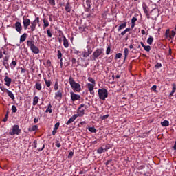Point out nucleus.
I'll return each instance as SVG.
<instances>
[{"label":"nucleus","instance_id":"obj_1","mask_svg":"<svg viewBox=\"0 0 176 176\" xmlns=\"http://www.w3.org/2000/svg\"><path fill=\"white\" fill-rule=\"evenodd\" d=\"M27 45L30 47L31 52H32L34 54H39V48L35 45V41H34V40H28L27 41Z\"/></svg>","mask_w":176,"mask_h":176},{"label":"nucleus","instance_id":"obj_2","mask_svg":"<svg viewBox=\"0 0 176 176\" xmlns=\"http://www.w3.org/2000/svg\"><path fill=\"white\" fill-rule=\"evenodd\" d=\"M69 83L71 86V87L73 89L74 91H77L79 93L80 91V84L75 82V80H74V78L72 76H70L69 78Z\"/></svg>","mask_w":176,"mask_h":176},{"label":"nucleus","instance_id":"obj_3","mask_svg":"<svg viewBox=\"0 0 176 176\" xmlns=\"http://www.w3.org/2000/svg\"><path fill=\"white\" fill-rule=\"evenodd\" d=\"M98 94L100 100L105 101V99L108 97V90L105 88L99 89L98 91Z\"/></svg>","mask_w":176,"mask_h":176},{"label":"nucleus","instance_id":"obj_4","mask_svg":"<svg viewBox=\"0 0 176 176\" xmlns=\"http://www.w3.org/2000/svg\"><path fill=\"white\" fill-rule=\"evenodd\" d=\"M93 60L101 58L104 56V48H97L93 53Z\"/></svg>","mask_w":176,"mask_h":176},{"label":"nucleus","instance_id":"obj_5","mask_svg":"<svg viewBox=\"0 0 176 176\" xmlns=\"http://www.w3.org/2000/svg\"><path fill=\"white\" fill-rule=\"evenodd\" d=\"M21 133V129H20V126L19 125H14L12 126V131L9 133L10 135H19V133Z\"/></svg>","mask_w":176,"mask_h":176},{"label":"nucleus","instance_id":"obj_6","mask_svg":"<svg viewBox=\"0 0 176 176\" xmlns=\"http://www.w3.org/2000/svg\"><path fill=\"white\" fill-rule=\"evenodd\" d=\"M39 23V17L36 18L34 21L31 23L30 30L33 32L36 28V25Z\"/></svg>","mask_w":176,"mask_h":176},{"label":"nucleus","instance_id":"obj_7","mask_svg":"<svg viewBox=\"0 0 176 176\" xmlns=\"http://www.w3.org/2000/svg\"><path fill=\"white\" fill-rule=\"evenodd\" d=\"M23 20L24 30H27V28L30 27V24H31V21L30 20V19L25 18V16L23 17Z\"/></svg>","mask_w":176,"mask_h":176},{"label":"nucleus","instance_id":"obj_8","mask_svg":"<svg viewBox=\"0 0 176 176\" xmlns=\"http://www.w3.org/2000/svg\"><path fill=\"white\" fill-rule=\"evenodd\" d=\"M72 101H79L80 100V95L76 94L74 92H70Z\"/></svg>","mask_w":176,"mask_h":176},{"label":"nucleus","instance_id":"obj_9","mask_svg":"<svg viewBox=\"0 0 176 176\" xmlns=\"http://www.w3.org/2000/svg\"><path fill=\"white\" fill-rule=\"evenodd\" d=\"M15 29L19 34H21V31L23 30V26H21V23L16 22L15 23Z\"/></svg>","mask_w":176,"mask_h":176},{"label":"nucleus","instance_id":"obj_10","mask_svg":"<svg viewBox=\"0 0 176 176\" xmlns=\"http://www.w3.org/2000/svg\"><path fill=\"white\" fill-rule=\"evenodd\" d=\"M94 86L96 85L91 84L90 82L87 84V89L89 90L90 94L94 95Z\"/></svg>","mask_w":176,"mask_h":176},{"label":"nucleus","instance_id":"obj_11","mask_svg":"<svg viewBox=\"0 0 176 176\" xmlns=\"http://www.w3.org/2000/svg\"><path fill=\"white\" fill-rule=\"evenodd\" d=\"M62 98H63V91L59 90L56 93H55L56 100H61Z\"/></svg>","mask_w":176,"mask_h":176},{"label":"nucleus","instance_id":"obj_12","mask_svg":"<svg viewBox=\"0 0 176 176\" xmlns=\"http://www.w3.org/2000/svg\"><path fill=\"white\" fill-rule=\"evenodd\" d=\"M62 37L63 38V46L67 49L69 47V43H68V40L63 33H62Z\"/></svg>","mask_w":176,"mask_h":176},{"label":"nucleus","instance_id":"obj_13","mask_svg":"<svg viewBox=\"0 0 176 176\" xmlns=\"http://www.w3.org/2000/svg\"><path fill=\"white\" fill-rule=\"evenodd\" d=\"M4 81L6 82L5 85L9 87L12 83V78H9L8 76H6Z\"/></svg>","mask_w":176,"mask_h":176},{"label":"nucleus","instance_id":"obj_14","mask_svg":"<svg viewBox=\"0 0 176 176\" xmlns=\"http://www.w3.org/2000/svg\"><path fill=\"white\" fill-rule=\"evenodd\" d=\"M76 118H78V115L75 114L66 123V124H71V123H73V122H75L76 120Z\"/></svg>","mask_w":176,"mask_h":176},{"label":"nucleus","instance_id":"obj_15","mask_svg":"<svg viewBox=\"0 0 176 176\" xmlns=\"http://www.w3.org/2000/svg\"><path fill=\"white\" fill-rule=\"evenodd\" d=\"M76 115H77V117L78 116H83V115H85V109H80V107H78V114H76Z\"/></svg>","mask_w":176,"mask_h":176},{"label":"nucleus","instance_id":"obj_16","mask_svg":"<svg viewBox=\"0 0 176 176\" xmlns=\"http://www.w3.org/2000/svg\"><path fill=\"white\" fill-rule=\"evenodd\" d=\"M140 45H142V47H144V50H146V52H151V45L146 46V45L144 44L143 42H141Z\"/></svg>","mask_w":176,"mask_h":176},{"label":"nucleus","instance_id":"obj_17","mask_svg":"<svg viewBox=\"0 0 176 176\" xmlns=\"http://www.w3.org/2000/svg\"><path fill=\"white\" fill-rule=\"evenodd\" d=\"M35 88L36 90H38V91H41V90H42V83L39 82H36L35 85Z\"/></svg>","mask_w":176,"mask_h":176},{"label":"nucleus","instance_id":"obj_18","mask_svg":"<svg viewBox=\"0 0 176 176\" xmlns=\"http://www.w3.org/2000/svg\"><path fill=\"white\" fill-rule=\"evenodd\" d=\"M161 125H162L163 127H168V126H170V122L167 120H164L161 122Z\"/></svg>","mask_w":176,"mask_h":176},{"label":"nucleus","instance_id":"obj_19","mask_svg":"<svg viewBox=\"0 0 176 176\" xmlns=\"http://www.w3.org/2000/svg\"><path fill=\"white\" fill-rule=\"evenodd\" d=\"M38 130L37 125L32 126V127H29L28 131L30 132L36 131Z\"/></svg>","mask_w":176,"mask_h":176},{"label":"nucleus","instance_id":"obj_20","mask_svg":"<svg viewBox=\"0 0 176 176\" xmlns=\"http://www.w3.org/2000/svg\"><path fill=\"white\" fill-rule=\"evenodd\" d=\"M172 86H173V89H172L171 92L170 93V96H173V94H174V93H175V90H176V85H175V83H173L172 85Z\"/></svg>","mask_w":176,"mask_h":176},{"label":"nucleus","instance_id":"obj_21","mask_svg":"<svg viewBox=\"0 0 176 176\" xmlns=\"http://www.w3.org/2000/svg\"><path fill=\"white\" fill-rule=\"evenodd\" d=\"M7 94H8V97L10 98H11V100H14V94H13V93L12 91L8 90Z\"/></svg>","mask_w":176,"mask_h":176},{"label":"nucleus","instance_id":"obj_22","mask_svg":"<svg viewBox=\"0 0 176 176\" xmlns=\"http://www.w3.org/2000/svg\"><path fill=\"white\" fill-rule=\"evenodd\" d=\"M27 39V34L24 33L23 35L21 36L20 42H24Z\"/></svg>","mask_w":176,"mask_h":176},{"label":"nucleus","instance_id":"obj_23","mask_svg":"<svg viewBox=\"0 0 176 176\" xmlns=\"http://www.w3.org/2000/svg\"><path fill=\"white\" fill-rule=\"evenodd\" d=\"M71 6H69V3H66L65 8V10H66V12H71Z\"/></svg>","mask_w":176,"mask_h":176},{"label":"nucleus","instance_id":"obj_24","mask_svg":"<svg viewBox=\"0 0 176 176\" xmlns=\"http://www.w3.org/2000/svg\"><path fill=\"white\" fill-rule=\"evenodd\" d=\"M127 26V23L125 22L124 23H122L119 27H118V31H120L121 30H124V28Z\"/></svg>","mask_w":176,"mask_h":176},{"label":"nucleus","instance_id":"obj_25","mask_svg":"<svg viewBox=\"0 0 176 176\" xmlns=\"http://www.w3.org/2000/svg\"><path fill=\"white\" fill-rule=\"evenodd\" d=\"M44 82L47 87H50V86H52V81L47 80V79L44 78Z\"/></svg>","mask_w":176,"mask_h":176},{"label":"nucleus","instance_id":"obj_26","mask_svg":"<svg viewBox=\"0 0 176 176\" xmlns=\"http://www.w3.org/2000/svg\"><path fill=\"white\" fill-rule=\"evenodd\" d=\"M38 101H39V98L38 96H34L33 98V105L35 107L38 104Z\"/></svg>","mask_w":176,"mask_h":176},{"label":"nucleus","instance_id":"obj_27","mask_svg":"<svg viewBox=\"0 0 176 176\" xmlns=\"http://www.w3.org/2000/svg\"><path fill=\"white\" fill-rule=\"evenodd\" d=\"M174 36H175V31L172 30L170 34H169L168 38H170V39H173Z\"/></svg>","mask_w":176,"mask_h":176},{"label":"nucleus","instance_id":"obj_28","mask_svg":"<svg viewBox=\"0 0 176 176\" xmlns=\"http://www.w3.org/2000/svg\"><path fill=\"white\" fill-rule=\"evenodd\" d=\"M147 43L148 45H152V43H153V37L150 36L148 39H147Z\"/></svg>","mask_w":176,"mask_h":176},{"label":"nucleus","instance_id":"obj_29","mask_svg":"<svg viewBox=\"0 0 176 176\" xmlns=\"http://www.w3.org/2000/svg\"><path fill=\"white\" fill-rule=\"evenodd\" d=\"M43 28H46V27H49V21H47L46 19H43Z\"/></svg>","mask_w":176,"mask_h":176},{"label":"nucleus","instance_id":"obj_30","mask_svg":"<svg viewBox=\"0 0 176 176\" xmlns=\"http://www.w3.org/2000/svg\"><path fill=\"white\" fill-rule=\"evenodd\" d=\"M87 9H90L91 8V1L87 0L86 1Z\"/></svg>","mask_w":176,"mask_h":176},{"label":"nucleus","instance_id":"obj_31","mask_svg":"<svg viewBox=\"0 0 176 176\" xmlns=\"http://www.w3.org/2000/svg\"><path fill=\"white\" fill-rule=\"evenodd\" d=\"M129 56V48L124 49V60L127 58V56Z\"/></svg>","mask_w":176,"mask_h":176},{"label":"nucleus","instance_id":"obj_32","mask_svg":"<svg viewBox=\"0 0 176 176\" xmlns=\"http://www.w3.org/2000/svg\"><path fill=\"white\" fill-rule=\"evenodd\" d=\"M89 131H90L91 133H97V129H96V128L94 127H89L88 129Z\"/></svg>","mask_w":176,"mask_h":176},{"label":"nucleus","instance_id":"obj_33","mask_svg":"<svg viewBox=\"0 0 176 176\" xmlns=\"http://www.w3.org/2000/svg\"><path fill=\"white\" fill-rule=\"evenodd\" d=\"M48 2L52 6H56V0H48Z\"/></svg>","mask_w":176,"mask_h":176},{"label":"nucleus","instance_id":"obj_34","mask_svg":"<svg viewBox=\"0 0 176 176\" xmlns=\"http://www.w3.org/2000/svg\"><path fill=\"white\" fill-rule=\"evenodd\" d=\"M58 58L60 60V59H62L63 58V54L61 53V51L60 50H58Z\"/></svg>","mask_w":176,"mask_h":176},{"label":"nucleus","instance_id":"obj_35","mask_svg":"<svg viewBox=\"0 0 176 176\" xmlns=\"http://www.w3.org/2000/svg\"><path fill=\"white\" fill-rule=\"evenodd\" d=\"M88 80H89V82H91V83H92V85H96V80H94L93 78L89 77Z\"/></svg>","mask_w":176,"mask_h":176},{"label":"nucleus","instance_id":"obj_36","mask_svg":"<svg viewBox=\"0 0 176 176\" xmlns=\"http://www.w3.org/2000/svg\"><path fill=\"white\" fill-rule=\"evenodd\" d=\"M0 89L1 91H4L6 93H8V91H9V90L6 88H5V87L3 86H0Z\"/></svg>","mask_w":176,"mask_h":176},{"label":"nucleus","instance_id":"obj_37","mask_svg":"<svg viewBox=\"0 0 176 176\" xmlns=\"http://www.w3.org/2000/svg\"><path fill=\"white\" fill-rule=\"evenodd\" d=\"M54 90L56 91H57V90H58V82L56 81L55 84H54Z\"/></svg>","mask_w":176,"mask_h":176},{"label":"nucleus","instance_id":"obj_38","mask_svg":"<svg viewBox=\"0 0 176 176\" xmlns=\"http://www.w3.org/2000/svg\"><path fill=\"white\" fill-rule=\"evenodd\" d=\"M46 112H49L50 113H52V104L48 105Z\"/></svg>","mask_w":176,"mask_h":176},{"label":"nucleus","instance_id":"obj_39","mask_svg":"<svg viewBox=\"0 0 176 176\" xmlns=\"http://www.w3.org/2000/svg\"><path fill=\"white\" fill-rule=\"evenodd\" d=\"M47 34L49 38H52V36H53V34H52V32L50 31V29H48L47 30Z\"/></svg>","mask_w":176,"mask_h":176},{"label":"nucleus","instance_id":"obj_40","mask_svg":"<svg viewBox=\"0 0 176 176\" xmlns=\"http://www.w3.org/2000/svg\"><path fill=\"white\" fill-rule=\"evenodd\" d=\"M12 111L14 113H16V112H17V107H16V106L13 105L12 107Z\"/></svg>","mask_w":176,"mask_h":176},{"label":"nucleus","instance_id":"obj_41","mask_svg":"<svg viewBox=\"0 0 176 176\" xmlns=\"http://www.w3.org/2000/svg\"><path fill=\"white\" fill-rule=\"evenodd\" d=\"M60 127V122H56L54 125V129L58 130V128Z\"/></svg>","mask_w":176,"mask_h":176},{"label":"nucleus","instance_id":"obj_42","mask_svg":"<svg viewBox=\"0 0 176 176\" xmlns=\"http://www.w3.org/2000/svg\"><path fill=\"white\" fill-rule=\"evenodd\" d=\"M98 153H99L100 155H101V153H102V152H104V148H102V147L99 148L97 150Z\"/></svg>","mask_w":176,"mask_h":176},{"label":"nucleus","instance_id":"obj_43","mask_svg":"<svg viewBox=\"0 0 176 176\" xmlns=\"http://www.w3.org/2000/svg\"><path fill=\"white\" fill-rule=\"evenodd\" d=\"M169 35H170V29H167L165 32V36L166 38H168Z\"/></svg>","mask_w":176,"mask_h":176},{"label":"nucleus","instance_id":"obj_44","mask_svg":"<svg viewBox=\"0 0 176 176\" xmlns=\"http://www.w3.org/2000/svg\"><path fill=\"white\" fill-rule=\"evenodd\" d=\"M37 145H38V142L36 140H34V142H33V147L36 148H38Z\"/></svg>","mask_w":176,"mask_h":176},{"label":"nucleus","instance_id":"obj_45","mask_svg":"<svg viewBox=\"0 0 176 176\" xmlns=\"http://www.w3.org/2000/svg\"><path fill=\"white\" fill-rule=\"evenodd\" d=\"M111 53V47H108L106 50V54H110Z\"/></svg>","mask_w":176,"mask_h":176},{"label":"nucleus","instance_id":"obj_46","mask_svg":"<svg viewBox=\"0 0 176 176\" xmlns=\"http://www.w3.org/2000/svg\"><path fill=\"white\" fill-rule=\"evenodd\" d=\"M74 54H78L79 53H80V52L78 51L76 49L74 48L72 50Z\"/></svg>","mask_w":176,"mask_h":176},{"label":"nucleus","instance_id":"obj_47","mask_svg":"<svg viewBox=\"0 0 176 176\" xmlns=\"http://www.w3.org/2000/svg\"><path fill=\"white\" fill-rule=\"evenodd\" d=\"M82 54L83 57H89L90 56L87 52H83Z\"/></svg>","mask_w":176,"mask_h":176},{"label":"nucleus","instance_id":"obj_48","mask_svg":"<svg viewBox=\"0 0 176 176\" xmlns=\"http://www.w3.org/2000/svg\"><path fill=\"white\" fill-rule=\"evenodd\" d=\"M55 145L57 148H60L61 146V144H60L59 141H56Z\"/></svg>","mask_w":176,"mask_h":176},{"label":"nucleus","instance_id":"obj_49","mask_svg":"<svg viewBox=\"0 0 176 176\" xmlns=\"http://www.w3.org/2000/svg\"><path fill=\"white\" fill-rule=\"evenodd\" d=\"M122 58V53L116 54V58Z\"/></svg>","mask_w":176,"mask_h":176},{"label":"nucleus","instance_id":"obj_50","mask_svg":"<svg viewBox=\"0 0 176 176\" xmlns=\"http://www.w3.org/2000/svg\"><path fill=\"white\" fill-rule=\"evenodd\" d=\"M155 68H162V63H157L155 65Z\"/></svg>","mask_w":176,"mask_h":176},{"label":"nucleus","instance_id":"obj_51","mask_svg":"<svg viewBox=\"0 0 176 176\" xmlns=\"http://www.w3.org/2000/svg\"><path fill=\"white\" fill-rule=\"evenodd\" d=\"M45 144H43L42 148H38V152H41V151H42L43 150H44V149H45Z\"/></svg>","mask_w":176,"mask_h":176},{"label":"nucleus","instance_id":"obj_52","mask_svg":"<svg viewBox=\"0 0 176 176\" xmlns=\"http://www.w3.org/2000/svg\"><path fill=\"white\" fill-rule=\"evenodd\" d=\"M9 56H6L4 58H3V61H6L8 63V61H9Z\"/></svg>","mask_w":176,"mask_h":176},{"label":"nucleus","instance_id":"obj_53","mask_svg":"<svg viewBox=\"0 0 176 176\" xmlns=\"http://www.w3.org/2000/svg\"><path fill=\"white\" fill-rule=\"evenodd\" d=\"M87 52L90 56V54H91V53H93V50H91V48H89Z\"/></svg>","mask_w":176,"mask_h":176},{"label":"nucleus","instance_id":"obj_54","mask_svg":"<svg viewBox=\"0 0 176 176\" xmlns=\"http://www.w3.org/2000/svg\"><path fill=\"white\" fill-rule=\"evenodd\" d=\"M143 10L144 12L145 13V14H148V9L146 8V7H143Z\"/></svg>","mask_w":176,"mask_h":176},{"label":"nucleus","instance_id":"obj_55","mask_svg":"<svg viewBox=\"0 0 176 176\" xmlns=\"http://www.w3.org/2000/svg\"><path fill=\"white\" fill-rule=\"evenodd\" d=\"M135 21H137V18L136 17H133L131 19V23H135Z\"/></svg>","mask_w":176,"mask_h":176},{"label":"nucleus","instance_id":"obj_56","mask_svg":"<svg viewBox=\"0 0 176 176\" xmlns=\"http://www.w3.org/2000/svg\"><path fill=\"white\" fill-rule=\"evenodd\" d=\"M156 89H157V86H156V85H153L151 87V90H153L154 91H156Z\"/></svg>","mask_w":176,"mask_h":176},{"label":"nucleus","instance_id":"obj_57","mask_svg":"<svg viewBox=\"0 0 176 176\" xmlns=\"http://www.w3.org/2000/svg\"><path fill=\"white\" fill-rule=\"evenodd\" d=\"M108 118H109V115L107 114L105 116H103L102 119L105 120V119H108Z\"/></svg>","mask_w":176,"mask_h":176},{"label":"nucleus","instance_id":"obj_58","mask_svg":"<svg viewBox=\"0 0 176 176\" xmlns=\"http://www.w3.org/2000/svg\"><path fill=\"white\" fill-rule=\"evenodd\" d=\"M47 64L49 65V67H52V61H50V60H47Z\"/></svg>","mask_w":176,"mask_h":176},{"label":"nucleus","instance_id":"obj_59","mask_svg":"<svg viewBox=\"0 0 176 176\" xmlns=\"http://www.w3.org/2000/svg\"><path fill=\"white\" fill-rule=\"evenodd\" d=\"M80 65H81V67H87V65H89V63H82V64H80Z\"/></svg>","mask_w":176,"mask_h":176},{"label":"nucleus","instance_id":"obj_60","mask_svg":"<svg viewBox=\"0 0 176 176\" xmlns=\"http://www.w3.org/2000/svg\"><path fill=\"white\" fill-rule=\"evenodd\" d=\"M12 65H14V67H16V65H17V63L16 62V60H12Z\"/></svg>","mask_w":176,"mask_h":176},{"label":"nucleus","instance_id":"obj_61","mask_svg":"<svg viewBox=\"0 0 176 176\" xmlns=\"http://www.w3.org/2000/svg\"><path fill=\"white\" fill-rule=\"evenodd\" d=\"M3 121L8 122V114L5 116V118H3Z\"/></svg>","mask_w":176,"mask_h":176},{"label":"nucleus","instance_id":"obj_62","mask_svg":"<svg viewBox=\"0 0 176 176\" xmlns=\"http://www.w3.org/2000/svg\"><path fill=\"white\" fill-rule=\"evenodd\" d=\"M57 133V129H54L52 131V135H56V133Z\"/></svg>","mask_w":176,"mask_h":176},{"label":"nucleus","instance_id":"obj_63","mask_svg":"<svg viewBox=\"0 0 176 176\" xmlns=\"http://www.w3.org/2000/svg\"><path fill=\"white\" fill-rule=\"evenodd\" d=\"M72 156H74V152L71 151V152L69 153V157H72Z\"/></svg>","mask_w":176,"mask_h":176},{"label":"nucleus","instance_id":"obj_64","mask_svg":"<svg viewBox=\"0 0 176 176\" xmlns=\"http://www.w3.org/2000/svg\"><path fill=\"white\" fill-rule=\"evenodd\" d=\"M72 63L73 64H75V63H76V59L75 58H73L72 59Z\"/></svg>","mask_w":176,"mask_h":176}]
</instances>
